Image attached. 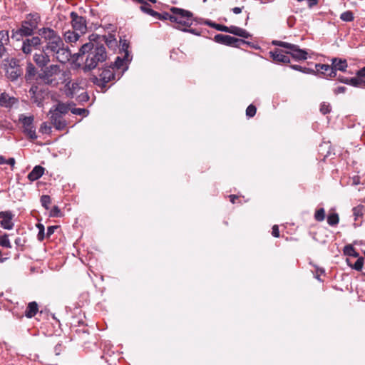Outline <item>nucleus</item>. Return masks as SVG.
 Masks as SVG:
<instances>
[{
    "label": "nucleus",
    "instance_id": "nucleus-29",
    "mask_svg": "<svg viewBox=\"0 0 365 365\" xmlns=\"http://www.w3.org/2000/svg\"><path fill=\"white\" fill-rule=\"evenodd\" d=\"M21 73V68H7L6 71L7 78L11 81L17 80Z\"/></svg>",
    "mask_w": 365,
    "mask_h": 365
},
{
    "label": "nucleus",
    "instance_id": "nucleus-47",
    "mask_svg": "<svg viewBox=\"0 0 365 365\" xmlns=\"http://www.w3.org/2000/svg\"><path fill=\"white\" fill-rule=\"evenodd\" d=\"M364 207L362 205H359L353 208V215L355 217V220L357 218L363 215Z\"/></svg>",
    "mask_w": 365,
    "mask_h": 365
},
{
    "label": "nucleus",
    "instance_id": "nucleus-37",
    "mask_svg": "<svg viewBox=\"0 0 365 365\" xmlns=\"http://www.w3.org/2000/svg\"><path fill=\"white\" fill-rule=\"evenodd\" d=\"M4 61L7 62L9 64L7 68H21L19 66V61L15 58H9L8 56L7 58H4Z\"/></svg>",
    "mask_w": 365,
    "mask_h": 365
},
{
    "label": "nucleus",
    "instance_id": "nucleus-51",
    "mask_svg": "<svg viewBox=\"0 0 365 365\" xmlns=\"http://www.w3.org/2000/svg\"><path fill=\"white\" fill-rule=\"evenodd\" d=\"M235 40L237 41L233 42L231 46L240 48L243 44H248V45L250 44V43L248 41H246L245 40H243V39L235 38Z\"/></svg>",
    "mask_w": 365,
    "mask_h": 365
},
{
    "label": "nucleus",
    "instance_id": "nucleus-40",
    "mask_svg": "<svg viewBox=\"0 0 365 365\" xmlns=\"http://www.w3.org/2000/svg\"><path fill=\"white\" fill-rule=\"evenodd\" d=\"M71 112L74 115L87 116L89 111L86 108H71Z\"/></svg>",
    "mask_w": 365,
    "mask_h": 365
},
{
    "label": "nucleus",
    "instance_id": "nucleus-4",
    "mask_svg": "<svg viewBox=\"0 0 365 365\" xmlns=\"http://www.w3.org/2000/svg\"><path fill=\"white\" fill-rule=\"evenodd\" d=\"M61 72L59 65L51 64L45 67L38 73V79L40 80L43 84L56 86L58 85L59 81L57 76Z\"/></svg>",
    "mask_w": 365,
    "mask_h": 365
},
{
    "label": "nucleus",
    "instance_id": "nucleus-59",
    "mask_svg": "<svg viewBox=\"0 0 365 365\" xmlns=\"http://www.w3.org/2000/svg\"><path fill=\"white\" fill-rule=\"evenodd\" d=\"M324 273V269L322 268L317 267L315 270V278L317 279L319 281H322L320 279V275Z\"/></svg>",
    "mask_w": 365,
    "mask_h": 365
},
{
    "label": "nucleus",
    "instance_id": "nucleus-62",
    "mask_svg": "<svg viewBox=\"0 0 365 365\" xmlns=\"http://www.w3.org/2000/svg\"><path fill=\"white\" fill-rule=\"evenodd\" d=\"M178 14H170L169 20L171 22L175 23L177 24V21L178 20Z\"/></svg>",
    "mask_w": 365,
    "mask_h": 365
},
{
    "label": "nucleus",
    "instance_id": "nucleus-21",
    "mask_svg": "<svg viewBox=\"0 0 365 365\" xmlns=\"http://www.w3.org/2000/svg\"><path fill=\"white\" fill-rule=\"evenodd\" d=\"M214 41L220 44L230 46L233 42H236L235 37L224 35V34H216L214 37Z\"/></svg>",
    "mask_w": 365,
    "mask_h": 365
},
{
    "label": "nucleus",
    "instance_id": "nucleus-8",
    "mask_svg": "<svg viewBox=\"0 0 365 365\" xmlns=\"http://www.w3.org/2000/svg\"><path fill=\"white\" fill-rule=\"evenodd\" d=\"M114 71L115 68L110 65L103 68L99 77L95 76L93 82L101 88H106L108 82L115 80V75Z\"/></svg>",
    "mask_w": 365,
    "mask_h": 365
},
{
    "label": "nucleus",
    "instance_id": "nucleus-43",
    "mask_svg": "<svg viewBox=\"0 0 365 365\" xmlns=\"http://www.w3.org/2000/svg\"><path fill=\"white\" fill-rule=\"evenodd\" d=\"M37 228L38 229V232L37 235V238L39 241H43L45 238V228L43 225L42 224H37L36 225Z\"/></svg>",
    "mask_w": 365,
    "mask_h": 365
},
{
    "label": "nucleus",
    "instance_id": "nucleus-23",
    "mask_svg": "<svg viewBox=\"0 0 365 365\" xmlns=\"http://www.w3.org/2000/svg\"><path fill=\"white\" fill-rule=\"evenodd\" d=\"M75 104L73 103H62L58 102L56 105L53 106L52 108H53V111H56L57 113H60L61 115H63L69 110H71L73 106Z\"/></svg>",
    "mask_w": 365,
    "mask_h": 365
},
{
    "label": "nucleus",
    "instance_id": "nucleus-19",
    "mask_svg": "<svg viewBox=\"0 0 365 365\" xmlns=\"http://www.w3.org/2000/svg\"><path fill=\"white\" fill-rule=\"evenodd\" d=\"M19 103L18 98L10 96L7 93L0 94V106L6 108H11L14 105Z\"/></svg>",
    "mask_w": 365,
    "mask_h": 365
},
{
    "label": "nucleus",
    "instance_id": "nucleus-15",
    "mask_svg": "<svg viewBox=\"0 0 365 365\" xmlns=\"http://www.w3.org/2000/svg\"><path fill=\"white\" fill-rule=\"evenodd\" d=\"M269 57L275 63H287L290 62L289 54L286 53V51L279 48H274L269 52Z\"/></svg>",
    "mask_w": 365,
    "mask_h": 365
},
{
    "label": "nucleus",
    "instance_id": "nucleus-53",
    "mask_svg": "<svg viewBox=\"0 0 365 365\" xmlns=\"http://www.w3.org/2000/svg\"><path fill=\"white\" fill-rule=\"evenodd\" d=\"M180 31H183V32H188V33H190V34H192L195 36H200L201 34L199 31H197V29H189V27H185L184 29H180Z\"/></svg>",
    "mask_w": 365,
    "mask_h": 365
},
{
    "label": "nucleus",
    "instance_id": "nucleus-35",
    "mask_svg": "<svg viewBox=\"0 0 365 365\" xmlns=\"http://www.w3.org/2000/svg\"><path fill=\"white\" fill-rule=\"evenodd\" d=\"M339 222V215L336 212L329 214L327 216V223L330 226H336L338 225Z\"/></svg>",
    "mask_w": 365,
    "mask_h": 365
},
{
    "label": "nucleus",
    "instance_id": "nucleus-32",
    "mask_svg": "<svg viewBox=\"0 0 365 365\" xmlns=\"http://www.w3.org/2000/svg\"><path fill=\"white\" fill-rule=\"evenodd\" d=\"M343 252L344 255L349 256V257H359V254L356 251V250L354 248V247L351 245H346L344 246L343 249Z\"/></svg>",
    "mask_w": 365,
    "mask_h": 365
},
{
    "label": "nucleus",
    "instance_id": "nucleus-36",
    "mask_svg": "<svg viewBox=\"0 0 365 365\" xmlns=\"http://www.w3.org/2000/svg\"><path fill=\"white\" fill-rule=\"evenodd\" d=\"M340 19L345 22H351L354 19V14L351 11H346L340 15Z\"/></svg>",
    "mask_w": 365,
    "mask_h": 365
},
{
    "label": "nucleus",
    "instance_id": "nucleus-34",
    "mask_svg": "<svg viewBox=\"0 0 365 365\" xmlns=\"http://www.w3.org/2000/svg\"><path fill=\"white\" fill-rule=\"evenodd\" d=\"M357 260L354 264H351L349 259H346L347 264L349 267L354 269L356 271H361L364 265V258L362 257H357Z\"/></svg>",
    "mask_w": 365,
    "mask_h": 365
},
{
    "label": "nucleus",
    "instance_id": "nucleus-60",
    "mask_svg": "<svg viewBox=\"0 0 365 365\" xmlns=\"http://www.w3.org/2000/svg\"><path fill=\"white\" fill-rule=\"evenodd\" d=\"M346 91V88L344 86H339L334 90V93L336 95L339 93H344Z\"/></svg>",
    "mask_w": 365,
    "mask_h": 365
},
{
    "label": "nucleus",
    "instance_id": "nucleus-16",
    "mask_svg": "<svg viewBox=\"0 0 365 365\" xmlns=\"http://www.w3.org/2000/svg\"><path fill=\"white\" fill-rule=\"evenodd\" d=\"M316 74L319 73L323 75L326 78H335L336 73L334 72L332 65L316 63L315 70Z\"/></svg>",
    "mask_w": 365,
    "mask_h": 365
},
{
    "label": "nucleus",
    "instance_id": "nucleus-6",
    "mask_svg": "<svg viewBox=\"0 0 365 365\" xmlns=\"http://www.w3.org/2000/svg\"><path fill=\"white\" fill-rule=\"evenodd\" d=\"M170 11L173 14H178L177 25L174 26L175 29L180 31V29L185 27H190L193 21H197V19L193 18V14L187 10H185L180 8L172 7Z\"/></svg>",
    "mask_w": 365,
    "mask_h": 365
},
{
    "label": "nucleus",
    "instance_id": "nucleus-45",
    "mask_svg": "<svg viewBox=\"0 0 365 365\" xmlns=\"http://www.w3.org/2000/svg\"><path fill=\"white\" fill-rule=\"evenodd\" d=\"M41 205L45 209H48V205L51 203V197L49 195H43L41 197Z\"/></svg>",
    "mask_w": 365,
    "mask_h": 365
},
{
    "label": "nucleus",
    "instance_id": "nucleus-3",
    "mask_svg": "<svg viewBox=\"0 0 365 365\" xmlns=\"http://www.w3.org/2000/svg\"><path fill=\"white\" fill-rule=\"evenodd\" d=\"M41 16L38 13H30L26 16L18 29L11 31V38L21 41L24 37L31 36L34 31L38 29Z\"/></svg>",
    "mask_w": 365,
    "mask_h": 365
},
{
    "label": "nucleus",
    "instance_id": "nucleus-55",
    "mask_svg": "<svg viewBox=\"0 0 365 365\" xmlns=\"http://www.w3.org/2000/svg\"><path fill=\"white\" fill-rule=\"evenodd\" d=\"M89 100V96L86 92H83L78 97L79 102H87Z\"/></svg>",
    "mask_w": 365,
    "mask_h": 365
},
{
    "label": "nucleus",
    "instance_id": "nucleus-44",
    "mask_svg": "<svg viewBox=\"0 0 365 365\" xmlns=\"http://www.w3.org/2000/svg\"><path fill=\"white\" fill-rule=\"evenodd\" d=\"M50 116V120L51 122L54 121V119L56 118V121L61 120L63 119V115L60 113H57L56 111H53V108H51L49 110Z\"/></svg>",
    "mask_w": 365,
    "mask_h": 365
},
{
    "label": "nucleus",
    "instance_id": "nucleus-49",
    "mask_svg": "<svg viewBox=\"0 0 365 365\" xmlns=\"http://www.w3.org/2000/svg\"><path fill=\"white\" fill-rule=\"evenodd\" d=\"M196 23L200 24H204L207 25L213 29L215 28V24H217L216 23H215L210 20L207 19V20L203 21V19H197Z\"/></svg>",
    "mask_w": 365,
    "mask_h": 365
},
{
    "label": "nucleus",
    "instance_id": "nucleus-13",
    "mask_svg": "<svg viewBox=\"0 0 365 365\" xmlns=\"http://www.w3.org/2000/svg\"><path fill=\"white\" fill-rule=\"evenodd\" d=\"M90 41H93L96 43L104 41L106 46L110 48H113L117 46V40L114 35L109 34L108 36H99L98 34H92L89 37Z\"/></svg>",
    "mask_w": 365,
    "mask_h": 365
},
{
    "label": "nucleus",
    "instance_id": "nucleus-48",
    "mask_svg": "<svg viewBox=\"0 0 365 365\" xmlns=\"http://www.w3.org/2000/svg\"><path fill=\"white\" fill-rule=\"evenodd\" d=\"M331 111V107L329 104H327L326 103H322L320 106V112L325 115Z\"/></svg>",
    "mask_w": 365,
    "mask_h": 365
},
{
    "label": "nucleus",
    "instance_id": "nucleus-2",
    "mask_svg": "<svg viewBox=\"0 0 365 365\" xmlns=\"http://www.w3.org/2000/svg\"><path fill=\"white\" fill-rule=\"evenodd\" d=\"M77 55L78 57L86 56L83 67L85 72L95 69L108 57L105 46L93 41H90V42L82 45Z\"/></svg>",
    "mask_w": 365,
    "mask_h": 365
},
{
    "label": "nucleus",
    "instance_id": "nucleus-58",
    "mask_svg": "<svg viewBox=\"0 0 365 365\" xmlns=\"http://www.w3.org/2000/svg\"><path fill=\"white\" fill-rule=\"evenodd\" d=\"M58 228V226H49L47 227L46 237H50L55 230Z\"/></svg>",
    "mask_w": 365,
    "mask_h": 365
},
{
    "label": "nucleus",
    "instance_id": "nucleus-14",
    "mask_svg": "<svg viewBox=\"0 0 365 365\" xmlns=\"http://www.w3.org/2000/svg\"><path fill=\"white\" fill-rule=\"evenodd\" d=\"M9 34L8 30L0 31V58H7L9 55L6 46L9 44Z\"/></svg>",
    "mask_w": 365,
    "mask_h": 365
},
{
    "label": "nucleus",
    "instance_id": "nucleus-64",
    "mask_svg": "<svg viewBox=\"0 0 365 365\" xmlns=\"http://www.w3.org/2000/svg\"><path fill=\"white\" fill-rule=\"evenodd\" d=\"M243 8H244L243 6L242 7H234L232 9V11L235 14H239L242 12Z\"/></svg>",
    "mask_w": 365,
    "mask_h": 365
},
{
    "label": "nucleus",
    "instance_id": "nucleus-56",
    "mask_svg": "<svg viewBox=\"0 0 365 365\" xmlns=\"http://www.w3.org/2000/svg\"><path fill=\"white\" fill-rule=\"evenodd\" d=\"M158 15L159 16H155V18H156L159 20H169L170 14L168 12H164L162 14L158 13Z\"/></svg>",
    "mask_w": 365,
    "mask_h": 365
},
{
    "label": "nucleus",
    "instance_id": "nucleus-38",
    "mask_svg": "<svg viewBox=\"0 0 365 365\" xmlns=\"http://www.w3.org/2000/svg\"><path fill=\"white\" fill-rule=\"evenodd\" d=\"M53 127L58 130H62L66 127V121L64 119L61 120H57L56 118L54 119V121L51 122Z\"/></svg>",
    "mask_w": 365,
    "mask_h": 365
},
{
    "label": "nucleus",
    "instance_id": "nucleus-39",
    "mask_svg": "<svg viewBox=\"0 0 365 365\" xmlns=\"http://www.w3.org/2000/svg\"><path fill=\"white\" fill-rule=\"evenodd\" d=\"M325 210L324 208H319L314 213V219L317 222H322L325 219Z\"/></svg>",
    "mask_w": 365,
    "mask_h": 365
},
{
    "label": "nucleus",
    "instance_id": "nucleus-20",
    "mask_svg": "<svg viewBox=\"0 0 365 365\" xmlns=\"http://www.w3.org/2000/svg\"><path fill=\"white\" fill-rule=\"evenodd\" d=\"M331 61L332 67L334 68V72L336 73L337 71L345 72L346 71L348 63L346 59L333 58Z\"/></svg>",
    "mask_w": 365,
    "mask_h": 365
},
{
    "label": "nucleus",
    "instance_id": "nucleus-41",
    "mask_svg": "<svg viewBox=\"0 0 365 365\" xmlns=\"http://www.w3.org/2000/svg\"><path fill=\"white\" fill-rule=\"evenodd\" d=\"M0 246L6 248H11V244L9 240V235L7 234H4L0 237Z\"/></svg>",
    "mask_w": 365,
    "mask_h": 365
},
{
    "label": "nucleus",
    "instance_id": "nucleus-57",
    "mask_svg": "<svg viewBox=\"0 0 365 365\" xmlns=\"http://www.w3.org/2000/svg\"><path fill=\"white\" fill-rule=\"evenodd\" d=\"M214 29H215L217 31H223L225 33H227V31H228V26L222 25V24H215Z\"/></svg>",
    "mask_w": 365,
    "mask_h": 365
},
{
    "label": "nucleus",
    "instance_id": "nucleus-46",
    "mask_svg": "<svg viewBox=\"0 0 365 365\" xmlns=\"http://www.w3.org/2000/svg\"><path fill=\"white\" fill-rule=\"evenodd\" d=\"M256 107L254 105L250 104L246 109V115L249 118H252L255 116V115L256 114Z\"/></svg>",
    "mask_w": 365,
    "mask_h": 365
},
{
    "label": "nucleus",
    "instance_id": "nucleus-9",
    "mask_svg": "<svg viewBox=\"0 0 365 365\" xmlns=\"http://www.w3.org/2000/svg\"><path fill=\"white\" fill-rule=\"evenodd\" d=\"M19 121L22 123L24 133L31 140H36L37 135L36 128L34 125V118L33 115L25 116L21 114L19 115Z\"/></svg>",
    "mask_w": 365,
    "mask_h": 365
},
{
    "label": "nucleus",
    "instance_id": "nucleus-52",
    "mask_svg": "<svg viewBox=\"0 0 365 365\" xmlns=\"http://www.w3.org/2000/svg\"><path fill=\"white\" fill-rule=\"evenodd\" d=\"M61 215V210L58 206H54L50 212V216L53 217H59Z\"/></svg>",
    "mask_w": 365,
    "mask_h": 365
},
{
    "label": "nucleus",
    "instance_id": "nucleus-7",
    "mask_svg": "<svg viewBox=\"0 0 365 365\" xmlns=\"http://www.w3.org/2000/svg\"><path fill=\"white\" fill-rule=\"evenodd\" d=\"M29 94L32 103L36 104L38 107L43 106V101L48 96L47 89L40 88L37 85H32L29 91Z\"/></svg>",
    "mask_w": 365,
    "mask_h": 365
},
{
    "label": "nucleus",
    "instance_id": "nucleus-63",
    "mask_svg": "<svg viewBox=\"0 0 365 365\" xmlns=\"http://www.w3.org/2000/svg\"><path fill=\"white\" fill-rule=\"evenodd\" d=\"M307 5L309 8L313 7L314 6L317 5L318 3V0H307Z\"/></svg>",
    "mask_w": 365,
    "mask_h": 365
},
{
    "label": "nucleus",
    "instance_id": "nucleus-25",
    "mask_svg": "<svg viewBox=\"0 0 365 365\" xmlns=\"http://www.w3.org/2000/svg\"><path fill=\"white\" fill-rule=\"evenodd\" d=\"M44 173V168L41 165H36L28 175V178L31 181H35L39 179Z\"/></svg>",
    "mask_w": 365,
    "mask_h": 365
},
{
    "label": "nucleus",
    "instance_id": "nucleus-26",
    "mask_svg": "<svg viewBox=\"0 0 365 365\" xmlns=\"http://www.w3.org/2000/svg\"><path fill=\"white\" fill-rule=\"evenodd\" d=\"M134 1L138 4H142V6H140V9L143 12H144L151 16H153V17H155V16H159L158 12L153 10L150 8V5L148 3H147L146 1H145L144 0H134Z\"/></svg>",
    "mask_w": 365,
    "mask_h": 365
},
{
    "label": "nucleus",
    "instance_id": "nucleus-33",
    "mask_svg": "<svg viewBox=\"0 0 365 365\" xmlns=\"http://www.w3.org/2000/svg\"><path fill=\"white\" fill-rule=\"evenodd\" d=\"M337 81L340 83L351 86L353 87H355V85H357L358 83L356 82V79H353L352 78H346L343 76L339 75L337 76Z\"/></svg>",
    "mask_w": 365,
    "mask_h": 365
},
{
    "label": "nucleus",
    "instance_id": "nucleus-22",
    "mask_svg": "<svg viewBox=\"0 0 365 365\" xmlns=\"http://www.w3.org/2000/svg\"><path fill=\"white\" fill-rule=\"evenodd\" d=\"M227 33L233 35L244 38H249L251 37V34L245 29L236 26H228Z\"/></svg>",
    "mask_w": 365,
    "mask_h": 365
},
{
    "label": "nucleus",
    "instance_id": "nucleus-12",
    "mask_svg": "<svg viewBox=\"0 0 365 365\" xmlns=\"http://www.w3.org/2000/svg\"><path fill=\"white\" fill-rule=\"evenodd\" d=\"M131 60L132 56L130 55V53L125 52V53L121 54V56H117L114 63H111L110 66L115 69H122L123 73L128 70V65L130 63Z\"/></svg>",
    "mask_w": 365,
    "mask_h": 365
},
{
    "label": "nucleus",
    "instance_id": "nucleus-42",
    "mask_svg": "<svg viewBox=\"0 0 365 365\" xmlns=\"http://www.w3.org/2000/svg\"><path fill=\"white\" fill-rule=\"evenodd\" d=\"M52 128L46 122L42 123L39 128V131L43 134H50L51 133Z\"/></svg>",
    "mask_w": 365,
    "mask_h": 365
},
{
    "label": "nucleus",
    "instance_id": "nucleus-11",
    "mask_svg": "<svg viewBox=\"0 0 365 365\" xmlns=\"http://www.w3.org/2000/svg\"><path fill=\"white\" fill-rule=\"evenodd\" d=\"M71 18V24L73 30L80 34H85L87 30L86 20L83 16H78L77 13L72 11L70 14Z\"/></svg>",
    "mask_w": 365,
    "mask_h": 365
},
{
    "label": "nucleus",
    "instance_id": "nucleus-24",
    "mask_svg": "<svg viewBox=\"0 0 365 365\" xmlns=\"http://www.w3.org/2000/svg\"><path fill=\"white\" fill-rule=\"evenodd\" d=\"M353 79H356L358 83L355 85L356 88H365V66L356 71V76Z\"/></svg>",
    "mask_w": 365,
    "mask_h": 365
},
{
    "label": "nucleus",
    "instance_id": "nucleus-28",
    "mask_svg": "<svg viewBox=\"0 0 365 365\" xmlns=\"http://www.w3.org/2000/svg\"><path fill=\"white\" fill-rule=\"evenodd\" d=\"M81 34L78 31H66L64 34V38L65 41L68 43H74L76 42L80 36Z\"/></svg>",
    "mask_w": 365,
    "mask_h": 365
},
{
    "label": "nucleus",
    "instance_id": "nucleus-5",
    "mask_svg": "<svg viewBox=\"0 0 365 365\" xmlns=\"http://www.w3.org/2000/svg\"><path fill=\"white\" fill-rule=\"evenodd\" d=\"M272 43L287 48L286 53L290 55L295 61H305L308 58L307 51L300 48L298 45L278 40L272 41Z\"/></svg>",
    "mask_w": 365,
    "mask_h": 365
},
{
    "label": "nucleus",
    "instance_id": "nucleus-31",
    "mask_svg": "<svg viewBox=\"0 0 365 365\" xmlns=\"http://www.w3.org/2000/svg\"><path fill=\"white\" fill-rule=\"evenodd\" d=\"M289 67L293 70L302 72L303 73L316 75V71L313 68L303 67L297 64H290Z\"/></svg>",
    "mask_w": 365,
    "mask_h": 365
},
{
    "label": "nucleus",
    "instance_id": "nucleus-1",
    "mask_svg": "<svg viewBox=\"0 0 365 365\" xmlns=\"http://www.w3.org/2000/svg\"><path fill=\"white\" fill-rule=\"evenodd\" d=\"M38 34L41 36L42 51L51 54L57 61L66 63L69 61L71 53L66 46L58 33L49 27H43L38 30Z\"/></svg>",
    "mask_w": 365,
    "mask_h": 365
},
{
    "label": "nucleus",
    "instance_id": "nucleus-17",
    "mask_svg": "<svg viewBox=\"0 0 365 365\" xmlns=\"http://www.w3.org/2000/svg\"><path fill=\"white\" fill-rule=\"evenodd\" d=\"M50 53L46 52H41L39 53H34L33 56V60L37 67L42 70L45 67L48 66V63L51 61Z\"/></svg>",
    "mask_w": 365,
    "mask_h": 365
},
{
    "label": "nucleus",
    "instance_id": "nucleus-10",
    "mask_svg": "<svg viewBox=\"0 0 365 365\" xmlns=\"http://www.w3.org/2000/svg\"><path fill=\"white\" fill-rule=\"evenodd\" d=\"M42 44V41L41 36H32L31 38H27L23 40L21 51L26 54L31 53L33 49L39 48L40 46Z\"/></svg>",
    "mask_w": 365,
    "mask_h": 365
},
{
    "label": "nucleus",
    "instance_id": "nucleus-27",
    "mask_svg": "<svg viewBox=\"0 0 365 365\" xmlns=\"http://www.w3.org/2000/svg\"><path fill=\"white\" fill-rule=\"evenodd\" d=\"M38 311V306L36 302H29L25 311V316L27 318H32Z\"/></svg>",
    "mask_w": 365,
    "mask_h": 365
},
{
    "label": "nucleus",
    "instance_id": "nucleus-61",
    "mask_svg": "<svg viewBox=\"0 0 365 365\" xmlns=\"http://www.w3.org/2000/svg\"><path fill=\"white\" fill-rule=\"evenodd\" d=\"M272 235L274 237H279V227L277 225H274L272 227Z\"/></svg>",
    "mask_w": 365,
    "mask_h": 365
},
{
    "label": "nucleus",
    "instance_id": "nucleus-50",
    "mask_svg": "<svg viewBox=\"0 0 365 365\" xmlns=\"http://www.w3.org/2000/svg\"><path fill=\"white\" fill-rule=\"evenodd\" d=\"M120 43H121V48H120V54L125 53V52H127L128 53H130V52L128 51V48H129L128 43H127L125 40L123 41H122L120 40Z\"/></svg>",
    "mask_w": 365,
    "mask_h": 365
},
{
    "label": "nucleus",
    "instance_id": "nucleus-18",
    "mask_svg": "<svg viewBox=\"0 0 365 365\" xmlns=\"http://www.w3.org/2000/svg\"><path fill=\"white\" fill-rule=\"evenodd\" d=\"M14 215L9 210L0 212V224L6 230H11L14 227L12 220Z\"/></svg>",
    "mask_w": 365,
    "mask_h": 365
},
{
    "label": "nucleus",
    "instance_id": "nucleus-30",
    "mask_svg": "<svg viewBox=\"0 0 365 365\" xmlns=\"http://www.w3.org/2000/svg\"><path fill=\"white\" fill-rule=\"evenodd\" d=\"M36 74L38 75L35 66L31 62H28L25 75L26 80L32 79Z\"/></svg>",
    "mask_w": 365,
    "mask_h": 365
},
{
    "label": "nucleus",
    "instance_id": "nucleus-54",
    "mask_svg": "<svg viewBox=\"0 0 365 365\" xmlns=\"http://www.w3.org/2000/svg\"><path fill=\"white\" fill-rule=\"evenodd\" d=\"M62 76H63V80L62 83H65L66 86H68L71 83L70 80V72L68 71H63Z\"/></svg>",
    "mask_w": 365,
    "mask_h": 365
}]
</instances>
